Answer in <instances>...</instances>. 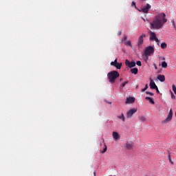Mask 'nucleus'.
<instances>
[{
  "label": "nucleus",
  "instance_id": "1",
  "mask_svg": "<svg viewBox=\"0 0 176 176\" xmlns=\"http://www.w3.org/2000/svg\"><path fill=\"white\" fill-rule=\"evenodd\" d=\"M166 19V14L164 13H160L155 16L153 23H151V25L154 29H160L163 27L164 24L167 22Z\"/></svg>",
  "mask_w": 176,
  "mask_h": 176
},
{
  "label": "nucleus",
  "instance_id": "2",
  "mask_svg": "<svg viewBox=\"0 0 176 176\" xmlns=\"http://www.w3.org/2000/svg\"><path fill=\"white\" fill-rule=\"evenodd\" d=\"M109 81L110 83H115L116 79L120 77V74L116 72V70H113L111 72H109L107 75Z\"/></svg>",
  "mask_w": 176,
  "mask_h": 176
},
{
  "label": "nucleus",
  "instance_id": "3",
  "mask_svg": "<svg viewBox=\"0 0 176 176\" xmlns=\"http://www.w3.org/2000/svg\"><path fill=\"white\" fill-rule=\"evenodd\" d=\"M154 53V48L152 46L146 47L144 51V54L145 56H150L151 54Z\"/></svg>",
  "mask_w": 176,
  "mask_h": 176
},
{
  "label": "nucleus",
  "instance_id": "4",
  "mask_svg": "<svg viewBox=\"0 0 176 176\" xmlns=\"http://www.w3.org/2000/svg\"><path fill=\"white\" fill-rule=\"evenodd\" d=\"M138 112V109L137 108H132L129 109L126 112V118L128 119H131L135 113Z\"/></svg>",
  "mask_w": 176,
  "mask_h": 176
},
{
  "label": "nucleus",
  "instance_id": "5",
  "mask_svg": "<svg viewBox=\"0 0 176 176\" xmlns=\"http://www.w3.org/2000/svg\"><path fill=\"white\" fill-rule=\"evenodd\" d=\"M173 109H170V110L169 111L168 115L167 116L166 119L163 120L162 123L163 124H166V123L170 122L172 120V119H173Z\"/></svg>",
  "mask_w": 176,
  "mask_h": 176
},
{
  "label": "nucleus",
  "instance_id": "6",
  "mask_svg": "<svg viewBox=\"0 0 176 176\" xmlns=\"http://www.w3.org/2000/svg\"><path fill=\"white\" fill-rule=\"evenodd\" d=\"M144 38H146V34H142L140 35L138 40V46L140 47L144 44Z\"/></svg>",
  "mask_w": 176,
  "mask_h": 176
},
{
  "label": "nucleus",
  "instance_id": "7",
  "mask_svg": "<svg viewBox=\"0 0 176 176\" xmlns=\"http://www.w3.org/2000/svg\"><path fill=\"white\" fill-rule=\"evenodd\" d=\"M125 65L128 66L129 68H133L136 66L135 61H130L129 59L125 60Z\"/></svg>",
  "mask_w": 176,
  "mask_h": 176
},
{
  "label": "nucleus",
  "instance_id": "8",
  "mask_svg": "<svg viewBox=\"0 0 176 176\" xmlns=\"http://www.w3.org/2000/svg\"><path fill=\"white\" fill-rule=\"evenodd\" d=\"M134 143L131 142H127L124 146V148L128 150H131L133 148Z\"/></svg>",
  "mask_w": 176,
  "mask_h": 176
},
{
  "label": "nucleus",
  "instance_id": "9",
  "mask_svg": "<svg viewBox=\"0 0 176 176\" xmlns=\"http://www.w3.org/2000/svg\"><path fill=\"white\" fill-rule=\"evenodd\" d=\"M151 8V6H150V4H148L147 3V4L144 7H143V8H142L141 10H139V12H142L143 13L146 14L148 12Z\"/></svg>",
  "mask_w": 176,
  "mask_h": 176
},
{
  "label": "nucleus",
  "instance_id": "10",
  "mask_svg": "<svg viewBox=\"0 0 176 176\" xmlns=\"http://www.w3.org/2000/svg\"><path fill=\"white\" fill-rule=\"evenodd\" d=\"M135 101V98L134 97H129L126 98L125 104H133Z\"/></svg>",
  "mask_w": 176,
  "mask_h": 176
},
{
  "label": "nucleus",
  "instance_id": "11",
  "mask_svg": "<svg viewBox=\"0 0 176 176\" xmlns=\"http://www.w3.org/2000/svg\"><path fill=\"white\" fill-rule=\"evenodd\" d=\"M149 86L151 89H157V86L155 85V82L151 78H150Z\"/></svg>",
  "mask_w": 176,
  "mask_h": 176
},
{
  "label": "nucleus",
  "instance_id": "12",
  "mask_svg": "<svg viewBox=\"0 0 176 176\" xmlns=\"http://www.w3.org/2000/svg\"><path fill=\"white\" fill-rule=\"evenodd\" d=\"M113 138L114 140L118 141L120 138V135L117 132H113Z\"/></svg>",
  "mask_w": 176,
  "mask_h": 176
},
{
  "label": "nucleus",
  "instance_id": "13",
  "mask_svg": "<svg viewBox=\"0 0 176 176\" xmlns=\"http://www.w3.org/2000/svg\"><path fill=\"white\" fill-rule=\"evenodd\" d=\"M156 38H157V37H156L155 33L151 32L150 37H149L150 41H155V39H156Z\"/></svg>",
  "mask_w": 176,
  "mask_h": 176
},
{
  "label": "nucleus",
  "instance_id": "14",
  "mask_svg": "<svg viewBox=\"0 0 176 176\" xmlns=\"http://www.w3.org/2000/svg\"><path fill=\"white\" fill-rule=\"evenodd\" d=\"M138 69L137 67H133V69H131V73L137 75L138 74Z\"/></svg>",
  "mask_w": 176,
  "mask_h": 176
},
{
  "label": "nucleus",
  "instance_id": "15",
  "mask_svg": "<svg viewBox=\"0 0 176 176\" xmlns=\"http://www.w3.org/2000/svg\"><path fill=\"white\" fill-rule=\"evenodd\" d=\"M117 118L119 120H121L123 122H125V117L123 113H122L120 115L118 116Z\"/></svg>",
  "mask_w": 176,
  "mask_h": 176
},
{
  "label": "nucleus",
  "instance_id": "16",
  "mask_svg": "<svg viewBox=\"0 0 176 176\" xmlns=\"http://www.w3.org/2000/svg\"><path fill=\"white\" fill-rule=\"evenodd\" d=\"M122 66V63H117L116 65H113V67H115L117 69H120Z\"/></svg>",
  "mask_w": 176,
  "mask_h": 176
},
{
  "label": "nucleus",
  "instance_id": "17",
  "mask_svg": "<svg viewBox=\"0 0 176 176\" xmlns=\"http://www.w3.org/2000/svg\"><path fill=\"white\" fill-rule=\"evenodd\" d=\"M157 79L161 82H164L165 81V76L164 75H158L157 76Z\"/></svg>",
  "mask_w": 176,
  "mask_h": 176
},
{
  "label": "nucleus",
  "instance_id": "18",
  "mask_svg": "<svg viewBox=\"0 0 176 176\" xmlns=\"http://www.w3.org/2000/svg\"><path fill=\"white\" fill-rule=\"evenodd\" d=\"M146 100L149 101V103L154 105L155 104V101L152 99V98L150 97H146Z\"/></svg>",
  "mask_w": 176,
  "mask_h": 176
},
{
  "label": "nucleus",
  "instance_id": "19",
  "mask_svg": "<svg viewBox=\"0 0 176 176\" xmlns=\"http://www.w3.org/2000/svg\"><path fill=\"white\" fill-rule=\"evenodd\" d=\"M118 62V58H116V60H114V61H111V63H110V65L113 66L116 65V64H117Z\"/></svg>",
  "mask_w": 176,
  "mask_h": 176
},
{
  "label": "nucleus",
  "instance_id": "20",
  "mask_svg": "<svg viewBox=\"0 0 176 176\" xmlns=\"http://www.w3.org/2000/svg\"><path fill=\"white\" fill-rule=\"evenodd\" d=\"M124 45H127V46H129V47H133V46H132V44H131V42L130 41L125 42V43H124Z\"/></svg>",
  "mask_w": 176,
  "mask_h": 176
},
{
  "label": "nucleus",
  "instance_id": "21",
  "mask_svg": "<svg viewBox=\"0 0 176 176\" xmlns=\"http://www.w3.org/2000/svg\"><path fill=\"white\" fill-rule=\"evenodd\" d=\"M161 47L162 49L164 50L167 47V45L166 43H162V45H161Z\"/></svg>",
  "mask_w": 176,
  "mask_h": 176
},
{
  "label": "nucleus",
  "instance_id": "22",
  "mask_svg": "<svg viewBox=\"0 0 176 176\" xmlns=\"http://www.w3.org/2000/svg\"><path fill=\"white\" fill-rule=\"evenodd\" d=\"M162 68H166L167 67V63L166 61H163L162 63Z\"/></svg>",
  "mask_w": 176,
  "mask_h": 176
},
{
  "label": "nucleus",
  "instance_id": "23",
  "mask_svg": "<svg viewBox=\"0 0 176 176\" xmlns=\"http://www.w3.org/2000/svg\"><path fill=\"white\" fill-rule=\"evenodd\" d=\"M140 120L141 122H145V121H146V118L145 116H141V117L140 118Z\"/></svg>",
  "mask_w": 176,
  "mask_h": 176
},
{
  "label": "nucleus",
  "instance_id": "24",
  "mask_svg": "<svg viewBox=\"0 0 176 176\" xmlns=\"http://www.w3.org/2000/svg\"><path fill=\"white\" fill-rule=\"evenodd\" d=\"M136 65L139 67L142 66V63H141V60H137L136 61Z\"/></svg>",
  "mask_w": 176,
  "mask_h": 176
},
{
  "label": "nucleus",
  "instance_id": "25",
  "mask_svg": "<svg viewBox=\"0 0 176 176\" xmlns=\"http://www.w3.org/2000/svg\"><path fill=\"white\" fill-rule=\"evenodd\" d=\"M131 6H134L135 9H138V7L136 6V3L135 1H132Z\"/></svg>",
  "mask_w": 176,
  "mask_h": 176
},
{
  "label": "nucleus",
  "instance_id": "26",
  "mask_svg": "<svg viewBox=\"0 0 176 176\" xmlns=\"http://www.w3.org/2000/svg\"><path fill=\"white\" fill-rule=\"evenodd\" d=\"M148 85L146 84V85H145V87H144V89H142L141 90V91H142V92H144V91H146V89H148Z\"/></svg>",
  "mask_w": 176,
  "mask_h": 176
},
{
  "label": "nucleus",
  "instance_id": "27",
  "mask_svg": "<svg viewBox=\"0 0 176 176\" xmlns=\"http://www.w3.org/2000/svg\"><path fill=\"white\" fill-rule=\"evenodd\" d=\"M172 89L175 92V94H176V86L175 85H172Z\"/></svg>",
  "mask_w": 176,
  "mask_h": 176
},
{
  "label": "nucleus",
  "instance_id": "28",
  "mask_svg": "<svg viewBox=\"0 0 176 176\" xmlns=\"http://www.w3.org/2000/svg\"><path fill=\"white\" fill-rule=\"evenodd\" d=\"M170 96L172 97V99L175 100L176 96L174 95V94L171 91H170Z\"/></svg>",
  "mask_w": 176,
  "mask_h": 176
},
{
  "label": "nucleus",
  "instance_id": "29",
  "mask_svg": "<svg viewBox=\"0 0 176 176\" xmlns=\"http://www.w3.org/2000/svg\"><path fill=\"white\" fill-rule=\"evenodd\" d=\"M129 83V81H125L123 83H122V87H124L126 84Z\"/></svg>",
  "mask_w": 176,
  "mask_h": 176
},
{
  "label": "nucleus",
  "instance_id": "30",
  "mask_svg": "<svg viewBox=\"0 0 176 176\" xmlns=\"http://www.w3.org/2000/svg\"><path fill=\"white\" fill-rule=\"evenodd\" d=\"M146 94H149L150 96H151L153 97V96H154V94L152 92H149V91H146Z\"/></svg>",
  "mask_w": 176,
  "mask_h": 176
},
{
  "label": "nucleus",
  "instance_id": "31",
  "mask_svg": "<svg viewBox=\"0 0 176 176\" xmlns=\"http://www.w3.org/2000/svg\"><path fill=\"white\" fill-rule=\"evenodd\" d=\"M107 150V145L105 144V148L103 149V151H102V153H104Z\"/></svg>",
  "mask_w": 176,
  "mask_h": 176
},
{
  "label": "nucleus",
  "instance_id": "32",
  "mask_svg": "<svg viewBox=\"0 0 176 176\" xmlns=\"http://www.w3.org/2000/svg\"><path fill=\"white\" fill-rule=\"evenodd\" d=\"M126 39H127V35H126V34H124V36H123L122 40H123V41H126Z\"/></svg>",
  "mask_w": 176,
  "mask_h": 176
},
{
  "label": "nucleus",
  "instance_id": "33",
  "mask_svg": "<svg viewBox=\"0 0 176 176\" xmlns=\"http://www.w3.org/2000/svg\"><path fill=\"white\" fill-rule=\"evenodd\" d=\"M168 159H169L170 163L172 164V165H173L174 163H173V162H172V160H171V156H170V155H168Z\"/></svg>",
  "mask_w": 176,
  "mask_h": 176
},
{
  "label": "nucleus",
  "instance_id": "34",
  "mask_svg": "<svg viewBox=\"0 0 176 176\" xmlns=\"http://www.w3.org/2000/svg\"><path fill=\"white\" fill-rule=\"evenodd\" d=\"M155 41L157 43V45H159V43H160L159 39L157 38L156 39H155Z\"/></svg>",
  "mask_w": 176,
  "mask_h": 176
},
{
  "label": "nucleus",
  "instance_id": "35",
  "mask_svg": "<svg viewBox=\"0 0 176 176\" xmlns=\"http://www.w3.org/2000/svg\"><path fill=\"white\" fill-rule=\"evenodd\" d=\"M172 24L173 25V27H176L174 19L172 20Z\"/></svg>",
  "mask_w": 176,
  "mask_h": 176
},
{
  "label": "nucleus",
  "instance_id": "36",
  "mask_svg": "<svg viewBox=\"0 0 176 176\" xmlns=\"http://www.w3.org/2000/svg\"><path fill=\"white\" fill-rule=\"evenodd\" d=\"M146 58H145V61L146 62L148 59V56H145Z\"/></svg>",
  "mask_w": 176,
  "mask_h": 176
},
{
  "label": "nucleus",
  "instance_id": "37",
  "mask_svg": "<svg viewBox=\"0 0 176 176\" xmlns=\"http://www.w3.org/2000/svg\"><path fill=\"white\" fill-rule=\"evenodd\" d=\"M156 89V91H157V94H160V91H159L158 87H157V89Z\"/></svg>",
  "mask_w": 176,
  "mask_h": 176
},
{
  "label": "nucleus",
  "instance_id": "38",
  "mask_svg": "<svg viewBox=\"0 0 176 176\" xmlns=\"http://www.w3.org/2000/svg\"><path fill=\"white\" fill-rule=\"evenodd\" d=\"M118 34H119V35H121V34H122V32H118Z\"/></svg>",
  "mask_w": 176,
  "mask_h": 176
},
{
  "label": "nucleus",
  "instance_id": "39",
  "mask_svg": "<svg viewBox=\"0 0 176 176\" xmlns=\"http://www.w3.org/2000/svg\"><path fill=\"white\" fill-rule=\"evenodd\" d=\"M155 69H157V66H156V65L155 64Z\"/></svg>",
  "mask_w": 176,
  "mask_h": 176
},
{
  "label": "nucleus",
  "instance_id": "40",
  "mask_svg": "<svg viewBox=\"0 0 176 176\" xmlns=\"http://www.w3.org/2000/svg\"><path fill=\"white\" fill-rule=\"evenodd\" d=\"M94 175L96 176V172L95 171L94 172Z\"/></svg>",
  "mask_w": 176,
  "mask_h": 176
},
{
  "label": "nucleus",
  "instance_id": "41",
  "mask_svg": "<svg viewBox=\"0 0 176 176\" xmlns=\"http://www.w3.org/2000/svg\"><path fill=\"white\" fill-rule=\"evenodd\" d=\"M120 81H122V79L121 78V79H120Z\"/></svg>",
  "mask_w": 176,
  "mask_h": 176
},
{
  "label": "nucleus",
  "instance_id": "42",
  "mask_svg": "<svg viewBox=\"0 0 176 176\" xmlns=\"http://www.w3.org/2000/svg\"><path fill=\"white\" fill-rule=\"evenodd\" d=\"M138 87H139V86H138V85H137V86H136V88H138Z\"/></svg>",
  "mask_w": 176,
  "mask_h": 176
},
{
  "label": "nucleus",
  "instance_id": "43",
  "mask_svg": "<svg viewBox=\"0 0 176 176\" xmlns=\"http://www.w3.org/2000/svg\"><path fill=\"white\" fill-rule=\"evenodd\" d=\"M163 60H165V58H163Z\"/></svg>",
  "mask_w": 176,
  "mask_h": 176
},
{
  "label": "nucleus",
  "instance_id": "44",
  "mask_svg": "<svg viewBox=\"0 0 176 176\" xmlns=\"http://www.w3.org/2000/svg\"><path fill=\"white\" fill-rule=\"evenodd\" d=\"M143 21H145V19H143Z\"/></svg>",
  "mask_w": 176,
  "mask_h": 176
},
{
  "label": "nucleus",
  "instance_id": "45",
  "mask_svg": "<svg viewBox=\"0 0 176 176\" xmlns=\"http://www.w3.org/2000/svg\"><path fill=\"white\" fill-rule=\"evenodd\" d=\"M110 104H111V102H109Z\"/></svg>",
  "mask_w": 176,
  "mask_h": 176
},
{
  "label": "nucleus",
  "instance_id": "46",
  "mask_svg": "<svg viewBox=\"0 0 176 176\" xmlns=\"http://www.w3.org/2000/svg\"><path fill=\"white\" fill-rule=\"evenodd\" d=\"M175 116H176V113H175Z\"/></svg>",
  "mask_w": 176,
  "mask_h": 176
},
{
  "label": "nucleus",
  "instance_id": "47",
  "mask_svg": "<svg viewBox=\"0 0 176 176\" xmlns=\"http://www.w3.org/2000/svg\"><path fill=\"white\" fill-rule=\"evenodd\" d=\"M110 176H112V175H110Z\"/></svg>",
  "mask_w": 176,
  "mask_h": 176
}]
</instances>
